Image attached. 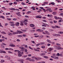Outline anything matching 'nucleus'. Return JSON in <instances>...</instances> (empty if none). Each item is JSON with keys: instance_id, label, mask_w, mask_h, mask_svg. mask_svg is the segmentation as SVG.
<instances>
[{"instance_id": "nucleus-1", "label": "nucleus", "mask_w": 63, "mask_h": 63, "mask_svg": "<svg viewBox=\"0 0 63 63\" xmlns=\"http://www.w3.org/2000/svg\"><path fill=\"white\" fill-rule=\"evenodd\" d=\"M23 33V32H21V31H17V32H13V35H15V34H17L18 33L19 34H21V33Z\"/></svg>"}, {"instance_id": "nucleus-2", "label": "nucleus", "mask_w": 63, "mask_h": 63, "mask_svg": "<svg viewBox=\"0 0 63 63\" xmlns=\"http://www.w3.org/2000/svg\"><path fill=\"white\" fill-rule=\"evenodd\" d=\"M21 49H25V51L26 52L27 51V50L26 49H25V48L23 47H19Z\"/></svg>"}, {"instance_id": "nucleus-3", "label": "nucleus", "mask_w": 63, "mask_h": 63, "mask_svg": "<svg viewBox=\"0 0 63 63\" xmlns=\"http://www.w3.org/2000/svg\"><path fill=\"white\" fill-rule=\"evenodd\" d=\"M25 21H20V22H21L20 23V25L21 26H23V23H24V22H25Z\"/></svg>"}, {"instance_id": "nucleus-4", "label": "nucleus", "mask_w": 63, "mask_h": 63, "mask_svg": "<svg viewBox=\"0 0 63 63\" xmlns=\"http://www.w3.org/2000/svg\"><path fill=\"white\" fill-rule=\"evenodd\" d=\"M19 23L18 22H17L15 24V25H16V26H19Z\"/></svg>"}, {"instance_id": "nucleus-5", "label": "nucleus", "mask_w": 63, "mask_h": 63, "mask_svg": "<svg viewBox=\"0 0 63 63\" xmlns=\"http://www.w3.org/2000/svg\"><path fill=\"white\" fill-rule=\"evenodd\" d=\"M9 46H10V47H16V46L15 45L12 44L10 45Z\"/></svg>"}, {"instance_id": "nucleus-6", "label": "nucleus", "mask_w": 63, "mask_h": 63, "mask_svg": "<svg viewBox=\"0 0 63 63\" xmlns=\"http://www.w3.org/2000/svg\"><path fill=\"white\" fill-rule=\"evenodd\" d=\"M16 14L17 15V16H21V15L19 13H16Z\"/></svg>"}, {"instance_id": "nucleus-7", "label": "nucleus", "mask_w": 63, "mask_h": 63, "mask_svg": "<svg viewBox=\"0 0 63 63\" xmlns=\"http://www.w3.org/2000/svg\"><path fill=\"white\" fill-rule=\"evenodd\" d=\"M61 48V47H56V49H60Z\"/></svg>"}, {"instance_id": "nucleus-8", "label": "nucleus", "mask_w": 63, "mask_h": 63, "mask_svg": "<svg viewBox=\"0 0 63 63\" xmlns=\"http://www.w3.org/2000/svg\"><path fill=\"white\" fill-rule=\"evenodd\" d=\"M45 33H46V34H47V35H49V32H47V31H45Z\"/></svg>"}, {"instance_id": "nucleus-9", "label": "nucleus", "mask_w": 63, "mask_h": 63, "mask_svg": "<svg viewBox=\"0 0 63 63\" xmlns=\"http://www.w3.org/2000/svg\"><path fill=\"white\" fill-rule=\"evenodd\" d=\"M30 26L32 27H33L35 26V25L33 24H31L30 25Z\"/></svg>"}, {"instance_id": "nucleus-10", "label": "nucleus", "mask_w": 63, "mask_h": 63, "mask_svg": "<svg viewBox=\"0 0 63 63\" xmlns=\"http://www.w3.org/2000/svg\"><path fill=\"white\" fill-rule=\"evenodd\" d=\"M45 54H46L45 53H42L41 54H40V55L41 56H42V55H45Z\"/></svg>"}, {"instance_id": "nucleus-11", "label": "nucleus", "mask_w": 63, "mask_h": 63, "mask_svg": "<svg viewBox=\"0 0 63 63\" xmlns=\"http://www.w3.org/2000/svg\"><path fill=\"white\" fill-rule=\"evenodd\" d=\"M1 47L2 48H5V47H4V45H3L2 44H1Z\"/></svg>"}, {"instance_id": "nucleus-12", "label": "nucleus", "mask_w": 63, "mask_h": 63, "mask_svg": "<svg viewBox=\"0 0 63 63\" xmlns=\"http://www.w3.org/2000/svg\"><path fill=\"white\" fill-rule=\"evenodd\" d=\"M55 27L56 28H60V27L57 26H55Z\"/></svg>"}, {"instance_id": "nucleus-13", "label": "nucleus", "mask_w": 63, "mask_h": 63, "mask_svg": "<svg viewBox=\"0 0 63 63\" xmlns=\"http://www.w3.org/2000/svg\"><path fill=\"white\" fill-rule=\"evenodd\" d=\"M47 41L48 42V43H51V42L48 39H47Z\"/></svg>"}, {"instance_id": "nucleus-14", "label": "nucleus", "mask_w": 63, "mask_h": 63, "mask_svg": "<svg viewBox=\"0 0 63 63\" xmlns=\"http://www.w3.org/2000/svg\"><path fill=\"white\" fill-rule=\"evenodd\" d=\"M49 51H51L52 50H53V49L52 48H49Z\"/></svg>"}, {"instance_id": "nucleus-15", "label": "nucleus", "mask_w": 63, "mask_h": 63, "mask_svg": "<svg viewBox=\"0 0 63 63\" xmlns=\"http://www.w3.org/2000/svg\"><path fill=\"white\" fill-rule=\"evenodd\" d=\"M52 14L53 15H56V12H53L52 13Z\"/></svg>"}, {"instance_id": "nucleus-16", "label": "nucleus", "mask_w": 63, "mask_h": 63, "mask_svg": "<svg viewBox=\"0 0 63 63\" xmlns=\"http://www.w3.org/2000/svg\"><path fill=\"white\" fill-rule=\"evenodd\" d=\"M1 33L2 34H6V33L5 32H1Z\"/></svg>"}, {"instance_id": "nucleus-17", "label": "nucleus", "mask_w": 63, "mask_h": 63, "mask_svg": "<svg viewBox=\"0 0 63 63\" xmlns=\"http://www.w3.org/2000/svg\"><path fill=\"white\" fill-rule=\"evenodd\" d=\"M18 55L19 57H21L22 55L20 54H18Z\"/></svg>"}, {"instance_id": "nucleus-18", "label": "nucleus", "mask_w": 63, "mask_h": 63, "mask_svg": "<svg viewBox=\"0 0 63 63\" xmlns=\"http://www.w3.org/2000/svg\"><path fill=\"white\" fill-rule=\"evenodd\" d=\"M57 36H60V35L58 34H56V37H57Z\"/></svg>"}, {"instance_id": "nucleus-19", "label": "nucleus", "mask_w": 63, "mask_h": 63, "mask_svg": "<svg viewBox=\"0 0 63 63\" xmlns=\"http://www.w3.org/2000/svg\"><path fill=\"white\" fill-rule=\"evenodd\" d=\"M44 58H45L47 59V58H48V57L47 56H45L44 57Z\"/></svg>"}, {"instance_id": "nucleus-20", "label": "nucleus", "mask_w": 63, "mask_h": 63, "mask_svg": "<svg viewBox=\"0 0 63 63\" xmlns=\"http://www.w3.org/2000/svg\"><path fill=\"white\" fill-rule=\"evenodd\" d=\"M5 61L3 60H1V63H3V62H4Z\"/></svg>"}, {"instance_id": "nucleus-21", "label": "nucleus", "mask_w": 63, "mask_h": 63, "mask_svg": "<svg viewBox=\"0 0 63 63\" xmlns=\"http://www.w3.org/2000/svg\"><path fill=\"white\" fill-rule=\"evenodd\" d=\"M40 30H41V29H38L37 30H36V31H38V32H40Z\"/></svg>"}, {"instance_id": "nucleus-22", "label": "nucleus", "mask_w": 63, "mask_h": 63, "mask_svg": "<svg viewBox=\"0 0 63 63\" xmlns=\"http://www.w3.org/2000/svg\"><path fill=\"white\" fill-rule=\"evenodd\" d=\"M34 50L36 51H40V50L39 49H35Z\"/></svg>"}, {"instance_id": "nucleus-23", "label": "nucleus", "mask_w": 63, "mask_h": 63, "mask_svg": "<svg viewBox=\"0 0 63 63\" xmlns=\"http://www.w3.org/2000/svg\"><path fill=\"white\" fill-rule=\"evenodd\" d=\"M31 61H32V62H34V61H35V60L33 59H31Z\"/></svg>"}, {"instance_id": "nucleus-24", "label": "nucleus", "mask_w": 63, "mask_h": 63, "mask_svg": "<svg viewBox=\"0 0 63 63\" xmlns=\"http://www.w3.org/2000/svg\"><path fill=\"white\" fill-rule=\"evenodd\" d=\"M0 17H1L2 18H3V19H4V18H5V17H4V16H1Z\"/></svg>"}, {"instance_id": "nucleus-25", "label": "nucleus", "mask_w": 63, "mask_h": 63, "mask_svg": "<svg viewBox=\"0 0 63 63\" xmlns=\"http://www.w3.org/2000/svg\"><path fill=\"white\" fill-rule=\"evenodd\" d=\"M42 48H45L46 47H45V46H42L41 47Z\"/></svg>"}, {"instance_id": "nucleus-26", "label": "nucleus", "mask_w": 63, "mask_h": 63, "mask_svg": "<svg viewBox=\"0 0 63 63\" xmlns=\"http://www.w3.org/2000/svg\"><path fill=\"white\" fill-rule=\"evenodd\" d=\"M40 38H43V37H44V36L41 35L40 36Z\"/></svg>"}, {"instance_id": "nucleus-27", "label": "nucleus", "mask_w": 63, "mask_h": 63, "mask_svg": "<svg viewBox=\"0 0 63 63\" xmlns=\"http://www.w3.org/2000/svg\"><path fill=\"white\" fill-rule=\"evenodd\" d=\"M45 43L44 42H42L41 43V45H44V44H45Z\"/></svg>"}, {"instance_id": "nucleus-28", "label": "nucleus", "mask_w": 63, "mask_h": 63, "mask_svg": "<svg viewBox=\"0 0 63 63\" xmlns=\"http://www.w3.org/2000/svg\"><path fill=\"white\" fill-rule=\"evenodd\" d=\"M21 4L23 5H25V3H24L23 2H22Z\"/></svg>"}, {"instance_id": "nucleus-29", "label": "nucleus", "mask_w": 63, "mask_h": 63, "mask_svg": "<svg viewBox=\"0 0 63 63\" xmlns=\"http://www.w3.org/2000/svg\"><path fill=\"white\" fill-rule=\"evenodd\" d=\"M56 56H60V54L59 53H58L56 55Z\"/></svg>"}, {"instance_id": "nucleus-30", "label": "nucleus", "mask_w": 63, "mask_h": 63, "mask_svg": "<svg viewBox=\"0 0 63 63\" xmlns=\"http://www.w3.org/2000/svg\"><path fill=\"white\" fill-rule=\"evenodd\" d=\"M51 4L52 5H54V4H55V3H54V2H52L51 3Z\"/></svg>"}, {"instance_id": "nucleus-31", "label": "nucleus", "mask_w": 63, "mask_h": 63, "mask_svg": "<svg viewBox=\"0 0 63 63\" xmlns=\"http://www.w3.org/2000/svg\"><path fill=\"white\" fill-rule=\"evenodd\" d=\"M18 37H22V36L21 35H19L17 36Z\"/></svg>"}, {"instance_id": "nucleus-32", "label": "nucleus", "mask_w": 63, "mask_h": 63, "mask_svg": "<svg viewBox=\"0 0 63 63\" xmlns=\"http://www.w3.org/2000/svg\"><path fill=\"white\" fill-rule=\"evenodd\" d=\"M8 33V34L9 35H11V34H12V33H11V32H9Z\"/></svg>"}, {"instance_id": "nucleus-33", "label": "nucleus", "mask_w": 63, "mask_h": 63, "mask_svg": "<svg viewBox=\"0 0 63 63\" xmlns=\"http://www.w3.org/2000/svg\"><path fill=\"white\" fill-rule=\"evenodd\" d=\"M13 20H17V19L16 18H14L13 19Z\"/></svg>"}, {"instance_id": "nucleus-34", "label": "nucleus", "mask_w": 63, "mask_h": 63, "mask_svg": "<svg viewBox=\"0 0 63 63\" xmlns=\"http://www.w3.org/2000/svg\"><path fill=\"white\" fill-rule=\"evenodd\" d=\"M56 44L58 46H61L60 44L57 43Z\"/></svg>"}, {"instance_id": "nucleus-35", "label": "nucleus", "mask_w": 63, "mask_h": 63, "mask_svg": "<svg viewBox=\"0 0 63 63\" xmlns=\"http://www.w3.org/2000/svg\"><path fill=\"white\" fill-rule=\"evenodd\" d=\"M40 45V44H37L36 46L37 47H38V46H39V45Z\"/></svg>"}, {"instance_id": "nucleus-36", "label": "nucleus", "mask_w": 63, "mask_h": 63, "mask_svg": "<svg viewBox=\"0 0 63 63\" xmlns=\"http://www.w3.org/2000/svg\"><path fill=\"white\" fill-rule=\"evenodd\" d=\"M24 23L25 24V25H26V24H27V23H26L25 21V22Z\"/></svg>"}, {"instance_id": "nucleus-37", "label": "nucleus", "mask_w": 63, "mask_h": 63, "mask_svg": "<svg viewBox=\"0 0 63 63\" xmlns=\"http://www.w3.org/2000/svg\"><path fill=\"white\" fill-rule=\"evenodd\" d=\"M55 59H59V58H58V57H55Z\"/></svg>"}, {"instance_id": "nucleus-38", "label": "nucleus", "mask_w": 63, "mask_h": 63, "mask_svg": "<svg viewBox=\"0 0 63 63\" xmlns=\"http://www.w3.org/2000/svg\"><path fill=\"white\" fill-rule=\"evenodd\" d=\"M13 3L14 4H15V5H16L17 4V3L16 2H14Z\"/></svg>"}, {"instance_id": "nucleus-39", "label": "nucleus", "mask_w": 63, "mask_h": 63, "mask_svg": "<svg viewBox=\"0 0 63 63\" xmlns=\"http://www.w3.org/2000/svg\"><path fill=\"white\" fill-rule=\"evenodd\" d=\"M9 5L10 6L11 5H12V4H13V3H9Z\"/></svg>"}, {"instance_id": "nucleus-40", "label": "nucleus", "mask_w": 63, "mask_h": 63, "mask_svg": "<svg viewBox=\"0 0 63 63\" xmlns=\"http://www.w3.org/2000/svg\"><path fill=\"white\" fill-rule=\"evenodd\" d=\"M26 60H29V58H28L26 59Z\"/></svg>"}, {"instance_id": "nucleus-41", "label": "nucleus", "mask_w": 63, "mask_h": 63, "mask_svg": "<svg viewBox=\"0 0 63 63\" xmlns=\"http://www.w3.org/2000/svg\"><path fill=\"white\" fill-rule=\"evenodd\" d=\"M39 16V18H42V16Z\"/></svg>"}, {"instance_id": "nucleus-42", "label": "nucleus", "mask_w": 63, "mask_h": 63, "mask_svg": "<svg viewBox=\"0 0 63 63\" xmlns=\"http://www.w3.org/2000/svg\"><path fill=\"white\" fill-rule=\"evenodd\" d=\"M42 26H44V27H46V25H45L43 24L42 25Z\"/></svg>"}, {"instance_id": "nucleus-43", "label": "nucleus", "mask_w": 63, "mask_h": 63, "mask_svg": "<svg viewBox=\"0 0 63 63\" xmlns=\"http://www.w3.org/2000/svg\"><path fill=\"white\" fill-rule=\"evenodd\" d=\"M17 41V42H20V40L19 39H17L16 40Z\"/></svg>"}, {"instance_id": "nucleus-44", "label": "nucleus", "mask_w": 63, "mask_h": 63, "mask_svg": "<svg viewBox=\"0 0 63 63\" xmlns=\"http://www.w3.org/2000/svg\"><path fill=\"white\" fill-rule=\"evenodd\" d=\"M28 56L30 57L31 56V54H29L28 55Z\"/></svg>"}, {"instance_id": "nucleus-45", "label": "nucleus", "mask_w": 63, "mask_h": 63, "mask_svg": "<svg viewBox=\"0 0 63 63\" xmlns=\"http://www.w3.org/2000/svg\"><path fill=\"white\" fill-rule=\"evenodd\" d=\"M22 31H23L24 32H26L27 31L25 30H22Z\"/></svg>"}, {"instance_id": "nucleus-46", "label": "nucleus", "mask_w": 63, "mask_h": 63, "mask_svg": "<svg viewBox=\"0 0 63 63\" xmlns=\"http://www.w3.org/2000/svg\"><path fill=\"white\" fill-rule=\"evenodd\" d=\"M15 52H17V51H19V50H15Z\"/></svg>"}, {"instance_id": "nucleus-47", "label": "nucleus", "mask_w": 63, "mask_h": 63, "mask_svg": "<svg viewBox=\"0 0 63 63\" xmlns=\"http://www.w3.org/2000/svg\"><path fill=\"white\" fill-rule=\"evenodd\" d=\"M42 21H44V22H47V21L46 20H43Z\"/></svg>"}, {"instance_id": "nucleus-48", "label": "nucleus", "mask_w": 63, "mask_h": 63, "mask_svg": "<svg viewBox=\"0 0 63 63\" xmlns=\"http://www.w3.org/2000/svg\"><path fill=\"white\" fill-rule=\"evenodd\" d=\"M27 13L28 14H29L30 13H31V11H28L27 12Z\"/></svg>"}, {"instance_id": "nucleus-49", "label": "nucleus", "mask_w": 63, "mask_h": 63, "mask_svg": "<svg viewBox=\"0 0 63 63\" xmlns=\"http://www.w3.org/2000/svg\"><path fill=\"white\" fill-rule=\"evenodd\" d=\"M1 23L0 22V26L1 27H3V26H2V25H1Z\"/></svg>"}, {"instance_id": "nucleus-50", "label": "nucleus", "mask_w": 63, "mask_h": 63, "mask_svg": "<svg viewBox=\"0 0 63 63\" xmlns=\"http://www.w3.org/2000/svg\"><path fill=\"white\" fill-rule=\"evenodd\" d=\"M8 25V24L7 23H6L5 24V26H7Z\"/></svg>"}, {"instance_id": "nucleus-51", "label": "nucleus", "mask_w": 63, "mask_h": 63, "mask_svg": "<svg viewBox=\"0 0 63 63\" xmlns=\"http://www.w3.org/2000/svg\"><path fill=\"white\" fill-rule=\"evenodd\" d=\"M10 23H11V24H12H12H14V23L13 22H10Z\"/></svg>"}, {"instance_id": "nucleus-52", "label": "nucleus", "mask_w": 63, "mask_h": 63, "mask_svg": "<svg viewBox=\"0 0 63 63\" xmlns=\"http://www.w3.org/2000/svg\"><path fill=\"white\" fill-rule=\"evenodd\" d=\"M38 60H41V59H42V58H38Z\"/></svg>"}, {"instance_id": "nucleus-53", "label": "nucleus", "mask_w": 63, "mask_h": 63, "mask_svg": "<svg viewBox=\"0 0 63 63\" xmlns=\"http://www.w3.org/2000/svg\"><path fill=\"white\" fill-rule=\"evenodd\" d=\"M34 37H39V35L35 36Z\"/></svg>"}, {"instance_id": "nucleus-54", "label": "nucleus", "mask_w": 63, "mask_h": 63, "mask_svg": "<svg viewBox=\"0 0 63 63\" xmlns=\"http://www.w3.org/2000/svg\"><path fill=\"white\" fill-rule=\"evenodd\" d=\"M44 4H48V2H44L43 3Z\"/></svg>"}, {"instance_id": "nucleus-55", "label": "nucleus", "mask_w": 63, "mask_h": 63, "mask_svg": "<svg viewBox=\"0 0 63 63\" xmlns=\"http://www.w3.org/2000/svg\"><path fill=\"white\" fill-rule=\"evenodd\" d=\"M2 45H4V46H6V44H5V43H3Z\"/></svg>"}, {"instance_id": "nucleus-56", "label": "nucleus", "mask_w": 63, "mask_h": 63, "mask_svg": "<svg viewBox=\"0 0 63 63\" xmlns=\"http://www.w3.org/2000/svg\"><path fill=\"white\" fill-rule=\"evenodd\" d=\"M11 10H13V11H15V10H16V9L14 8H13Z\"/></svg>"}, {"instance_id": "nucleus-57", "label": "nucleus", "mask_w": 63, "mask_h": 63, "mask_svg": "<svg viewBox=\"0 0 63 63\" xmlns=\"http://www.w3.org/2000/svg\"><path fill=\"white\" fill-rule=\"evenodd\" d=\"M29 47L30 48V49H33L32 48H31V47L30 46H29Z\"/></svg>"}, {"instance_id": "nucleus-58", "label": "nucleus", "mask_w": 63, "mask_h": 63, "mask_svg": "<svg viewBox=\"0 0 63 63\" xmlns=\"http://www.w3.org/2000/svg\"><path fill=\"white\" fill-rule=\"evenodd\" d=\"M8 53H13L12 52L10 51H9L8 52Z\"/></svg>"}, {"instance_id": "nucleus-59", "label": "nucleus", "mask_w": 63, "mask_h": 63, "mask_svg": "<svg viewBox=\"0 0 63 63\" xmlns=\"http://www.w3.org/2000/svg\"><path fill=\"white\" fill-rule=\"evenodd\" d=\"M54 18H55V19H57V16H55Z\"/></svg>"}, {"instance_id": "nucleus-60", "label": "nucleus", "mask_w": 63, "mask_h": 63, "mask_svg": "<svg viewBox=\"0 0 63 63\" xmlns=\"http://www.w3.org/2000/svg\"><path fill=\"white\" fill-rule=\"evenodd\" d=\"M11 26H15V24H11Z\"/></svg>"}, {"instance_id": "nucleus-61", "label": "nucleus", "mask_w": 63, "mask_h": 63, "mask_svg": "<svg viewBox=\"0 0 63 63\" xmlns=\"http://www.w3.org/2000/svg\"><path fill=\"white\" fill-rule=\"evenodd\" d=\"M35 59L36 60H38V58H35Z\"/></svg>"}, {"instance_id": "nucleus-62", "label": "nucleus", "mask_w": 63, "mask_h": 63, "mask_svg": "<svg viewBox=\"0 0 63 63\" xmlns=\"http://www.w3.org/2000/svg\"><path fill=\"white\" fill-rule=\"evenodd\" d=\"M60 34H63V32H60Z\"/></svg>"}, {"instance_id": "nucleus-63", "label": "nucleus", "mask_w": 63, "mask_h": 63, "mask_svg": "<svg viewBox=\"0 0 63 63\" xmlns=\"http://www.w3.org/2000/svg\"><path fill=\"white\" fill-rule=\"evenodd\" d=\"M57 21H54V23H57Z\"/></svg>"}, {"instance_id": "nucleus-64", "label": "nucleus", "mask_w": 63, "mask_h": 63, "mask_svg": "<svg viewBox=\"0 0 63 63\" xmlns=\"http://www.w3.org/2000/svg\"><path fill=\"white\" fill-rule=\"evenodd\" d=\"M60 56H61V57L63 56L62 55V54H60Z\"/></svg>"}]
</instances>
